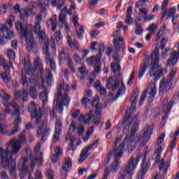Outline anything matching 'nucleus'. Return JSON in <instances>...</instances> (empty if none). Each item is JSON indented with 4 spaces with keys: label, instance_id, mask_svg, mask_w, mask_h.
I'll list each match as a JSON object with an SVG mask.
<instances>
[{
    "label": "nucleus",
    "instance_id": "f257e3e1",
    "mask_svg": "<svg viewBox=\"0 0 179 179\" xmlns=\"http://www.w3.org/2000/svg\"><path fill=\"white\" fill-rule=\"evenodd\" d=\"M155 41H161L159 47L156 46L152 50V54L148 57L147 61L144 62L143 68L139 70L138 79L143 78L145 73L148 69V65L151 66L150 70V78H155V80H159L162 76L167 74V69H162L159 71V62L160 61V53L159 52L160 50L163 51L166 48V44H167V36H166V24H163L162 27L159 29V31L157 34L155 38Z\"/></svg>",
    "mask_w": 179,
    "mask_h": 179
},
{
    "label": "nucleus",
    "instance_id": "f03ea898",
    "mask_svg": "<svg viewBox=\"0 0 179 179\" xmlns=\"http://www.w3.org/2000/svg\"><path fill=\"white\" fill-rule=\"evenodd\" d=\"M138 97H139V91H136L131 96L130 99L131 108L126 110V115L124 116L125 120L123 124H126L123 129L124 134H128L129 132V128L131 130L130 136H127L122 143L125 148V145H127L128 153H132L136 148V140H135V134H136V129L138 128V118H139L138 115H136L134 117L132 116L135 108H136V102L138 101Z\"/></svg>",
    "mask_w": 179,
    "mask_h": 179
},
{
    "label": "nucleus",
    "instance_id": "7ed1b4c3",
    "mask_svg": "<svg viewBox=\"0 0 179 179\" xmlns=\"http://www.w3.org/2000/svg\"><path fill=\"white\" fill-rule=\"evenodd\" d=\"M13 143V141L7 144V149L0 148V163L3 169H8L9 174L13 179L16 178V162L13 160V156H17L20 152V144L15 143L13 145V150H9V146Z\"/></svg>",
    "mask_w": 179,
    "mask_h": 179
},
{
    "label": "nucleus",
    "instance_id": "20e7f679",
    "mask_svg": "<svg viewBox=\"0 0 179 179\" xmlns=\"http://www.w3.org/2000/svg\"><path fill=\"white\" fill-rule=\"evenodd\" d=\"M71 90L69 85L66 84L64 80L59 82L57 85V94L54 100V104L55 107L53 108L52 110H50V116L52 120L55 118V110H57L59 114H62L64 111V106H69L70 100L68 93Z\"/></svg>",
    "mask_w": 179,
    "mask_h": 179
},
{
    "label": "nucleus",
    "instance_id": "39448f33",
    "mask_svg": "<svg viewBox=\"0 0 179 179\" xmlns=\"http://www.w3.org/2000/svg\"><path fill=\"white\" fill-rule=\"evenodd\" d=\"M15 29L20 31L21 38L25 41L26 49L28 52L37 54L38 52V46H37V43L34 41L33 31L28 29L27 27L24 28L23 24L20 22H15Z\"/></svg>",
    "mask_w": 179,
    "mask_h": 179
},
{
    "label": "nucleus",
    "instance_id": "423d86ee",
    "mask_svg": "<svg viewBox=\"0 0 179 179\" xmlns=\"http://www.w3.org/2000/svg\"><path fill=\"white\" fill-rule=\"evenodd\" d=\"M122 150H124V144H120L117 149L110 151L108 153L107 158L108 163H110L113 155L115 157V159L110 166V171L113 174H116L117 171H118V169H120V166H121V157H122V155H124Z\"/></svg>",
    "mask_w": 179,
    "mask_h": 179
},
{
    "label": "nucleus",
    "instance_id": "0eeeda50",
    "mask_svg": "<svg viewBox=\"0 0 179 179\" xmlns=\"http://www.w3.org/2000/svg\"><path fill=\"white\" fill-rule=\"evenodd\" d=\"M13 107L15 108V112L12 113V116L14 118V122L13 123L14 128L11 130H5L3 135L6 136H13L16 135L19 131H20V125H22V117H20V113L17 110V106L16 105H13Z\"/></svg>",
    "mask_w": 179,
    "mask_h": 179
},
{
    "label": "nucleus",
    "instance_id": "6e6552de",
    "mask_svg": "<svg viewBox=\"0 0 179 179\" xmlns=\"http://www.w3.org/2000/svg\"><path fill=\"white\" fill-rule=\"evenodd\" d=\"M41 22H43V15L38 14L35 17V26L34 27V31L36 35V38L38 40L40 44H43V41H48L45 31H41Z\"/></svg>",
    "mask_w": 179,
    "mask_h": 179
},
{
    "label": "nucleus",
    "instance_id": "1a4fd4ad",
    "mask_svg": "<svg viewBox=\"0 0 179 179\" xmlns=\"http://www.w3.org/2000/svg\"><path fill=\"white\" fill-rule=\"evenodd\" d=\"M78 121H83L84 124L90 125V124H93L94 122V125H98L100 124V121H101V113H100V117L93 110H90L88 113L85 114V115L81 114L78 118Z\"/></svg>",
    "mask_w": 179,
    "mask_h": 179
},
{
    "label": "nucleus",
    "instance_id": "9d476101",
    "mask_svg": "<svg viewBox=\"0 0 179 179\" xmlns=\"http://www.w3.org/2000/svg\"><path fill=\"white\" fill-rule=\"evenodd\" d=\"M24 70L22 71L21 83L23 86L27 87L31 83V80L27 78V75L30 76L33 73V66H31L30 61L26 62L24 60Z\"/></svg>",
    "mask_w": 179,
    "mask_h": 179
},
{
    "label": "nucleus",
    "instance_id": "9b49d317",
    "mask_svg": "<svg viewBox=\"0 0 179 179\" xmlns=\"http://www.w3.org/2000/svg\"><path fill=\"white\" fill-rule=\"evenodd\" d=\"M28 111L31 113V118H35V122L36 124L41 122V120H43V110L38 105H36V103L31 102L28 106Z\"/></svg>",
    "mask_w": 179,
    "mask_h": 179
},
{
    "label": "nucleus",
    "instance_id": "f8f14e48",
    "mask_svg": "<svg viewBox=\"0 0 179 179\" xmlns=\"http://www.w3.org/2000/svg\"><path fill=\"white\" fill-rule=\"evenodd\" d=\"M49 45L50 42L48 41H46L43 43V52L45 55V62L47 64V65H50L51 71L55 72V71H57V66L55 64V62H54V59L51 57V53H49Z\"/></svg>",
    "mask_w": 179,
    "mask_h": 179
},
{
    "label": "nucleus",
    "instance_id": "ddd939ff",
    "mask_svg": "<svg viewBox=\"0 0 179 179\" xmlns=\"http://www.w3.org/2000/svg\"><path fill=\"white\" fill-rule=\"evenodd\" d=\"M99 140L95 141L92 144H90L85 147L80 154V159H78V163L80 164L81 163H83L86 159L89 157L90 154H89V152L92 150V149H96V148H99Z\"/></svg>",
    "mask_w": 179,
    "mask_h": 179
},
{
    "label": "nucleus",
    "instance_id": "4468645a",
    "mask_svg": "<svg viewBox=\"0 0 179 179\" xmlns=\"http://www.w3.org/2000/svg\"><path fill=\"white\" fill-rule=\"evenodd\" d=\"M47 128V122H43L41 127H39L36 136L38 138H41V143H45L47 142V139H48V137L50 136V134H51V129H45Z\"/></svg>",
    "mask_w": 179,
    "mask_h": 179
},
{
    "label": "nucleus",
    "instance_id": "2eb2a0df",
    "mask_svg": "<svg viewBox=\"0 0 179 179\" xmlns=\"http://www.w3.org/2000/svg\"><path fill=\"white\" fill-rule=\"evenodd\" d=\"M34 72L33 75L41 77L43 72H44V66L43 64V60L40 57H36L34 60Z\"/></svg>",
    "mask_w": 179,
    "mask_h": 179
},
{
    "label": "nucleus",
    "instance_id": "dca6fc26",
    "mask_svg": "<svg viewBox=\"0 0 179 179\" xmlns=\"http://www.w3.org/2000/svg\"><path fill=\"white\" fill-rule=\"evenodd\" d=\"M178 50H172L169 55V58L167 60V66H174L179 59V43H178Z\"/></svg>",
    "mask_w": 179,
    "mask_h": 179
},
{
    "label": "nucleus",
    "instance_id": "f3484780",
    "mask_svg": "<svg viewBox=\"0 0 179 179\" xmlns=\"http://www.w3.org/2000/svg\"><path fill=\"white\" fill-rule=\"evenodd\" d=\"M173 86V83L170 80L162 78L159 82V93H169Z\"/></svg>",
    "mask_w": 179,
    "mask_h": 179
},
{
    "label": "nucleus",
    "instance_id": "a211bd4d",
    "mask_svg": "<svg viewBox=\"0 0 179 179\" xmlns=\"http://www.w3.org/2000/svg\"><path fill=\"white\" fill-rule=\"evenodd\" d=\"M134 171L130 169V167L127 165L124 168H122L118 173L117 179H127L128 176L131 178L134 176Z\"/></svg>",
    "mask_w": 179,
    "mask_h": 179
},
{
    "label": "nucleus",
    "instance_id": "6ab92c4d",
    "mask_svg": "<svg viewBox=\"0 0 179 179\" xmlns=\"http://www.w3.org/2000/svg\"><path fill=\"white\" fill-rule=\"evenodd\" d=\"M171 164V160H168L166 162L164 159H160L159 162V170L162 172V177H166L167 176V171L170 169V165Z\"/></svg>",
    "mask_w": 179,
    "mask_h": 179
},
{
    "label": "nucleus",
    "instance_id": "aec40b11",
    "mask_svg": "<svg viewBox=\"0 0 179 179\" xmlns=\"http://www.w3.org/2000/svg\"><path fill=\"white\" fill-rule=\"evenodd\" d=\"M0 32L6 40H12V38H15V32L9 30V27H8L7 24H3L1 27Z\"/></svg>",
    "mask_w": 179,
    "mask_h": 179
},
{
    "label": "nucleus",
    "instance_id": "412c9836",
    "mask_svg": "<svg viewBox=\"0 0 179 179\" xmlns=\"http://www.w3.org/2000/svg\"><path fill=\"white\" fill-rule=\"evenodd\" d=\"M113 43L116 54L120 52H124L125 48H124V38L122 37H119L118 39L114 38Z\"/></svg>",
    "mask_w": 179,
    "mask_h": 179
},
{
    "label": "nucleus",
    "instance_id": "4be33fe9",
    "mask_svg": "<svg viewBox=\"0 0 179 179\" xmlns=\"http://www.w3.org/2000/svg\"><path fill=\"white\" fill-rule=\"evenodd\" d=\"M118 86H120V80H115L113 78H110L106 83V87L108 90H111L112 92H116L117 89H118Z\"/></svg>",
    "mask_w": 179,
    "mask_h": 179
},
{
    "label": "nucleus",
    "instance_id": "5701e85b",
    "mask_svg": "<svg viewBox=\"0 0 179 179\" xmlns=\"http://www.w3.org/2000/svg\"><path fill=\"white\" fill-rule=\"evenodd\" d=\"M101 72V58L97 56L95 58V64L94 65V71H92L93 78H96L99 73Z\"/></svg>",
    "mask_w": 179,
    "mask_h": 179
},
{
    "label": "nucleus",
    "instance_id": "b1692460",
    "mask_svg": "<svg viewBox=\"0 0 179 179\" xmlns=\"http://www.w3.org/2000/svg\"><path fill=\"white\" fill-rule=\"evenodd\" d=\"M148 13L149 11L146 8L142 7V8H140L139 9L140 16L141 17H143V19L144 20V22H151V20H153V19H155L154 15H151L149 17H148Z\"/></svg>",
    "mask_w": 179,
    "mask_h": 179
},
{
    "label": "nucleus",
    "instance_id": "393cba45",
    "mask_svg": "<svg viewBox=\"0 0 179 179\" xmlns=\"http://www.w3.org/2000/svg\"><path fill=\"white\" fill-rule=\"evenodd\" d=\"M73 23L74 24V27H76V33L78 38L79 40H83V35L85 34L83 25H80L78 21Z\"/></svg>",
    "mask_w": 179,
    "mask_h": 179
},
{
    "label": "nucleus",
    "instance_id": "a878e982",
    "mask_svg": "<svg viewBox=\"0 0 179 179\" xmlns=\"http://www.w3.org/2000/svg\"><path fill=\"white\" fill-rule=\"evenodd\" d=\"M69 58H71V57H69V50L66 47L63 48L59 56L61 64H65V61H66V59L68 61Z\"/></svg>",
    "mask_w": 179,
    "mask_h": 179
},
{
    "label": "nucleus",
    "instance_id": "bb28decb",
    "mask_svg": "<svg viewBox=\"0 0 179 179\" xmlns=\"http://www.w3.org/2000/svg\"><path fill=\"white\" fill-rule=\"evenodd\" d=\"M13 141V143L10 145H8V150H13V144L14 143H19L20 146V150H22V144L21 143H26V137L24 136H21L19 138V141H16L13 138H12L11 140H10L6 144V149L7 148V145L10 142H12Z\"/></svg>",
    "mask_w": 179,
    "mask_h": 179
},
{
    "label": "nucleus",
    "instance_id": "cd10ccee",
    "mask_svg": "<svg viewBox=\"0 0 179 179\" xmlns=\"http://www.w3.org/2000/svg\"><path fill=\"white\" fill-rule=\"evenodd\" d=\"M15 100H22L23 103L27 101V91L23 89L14 93Z\"/></svg>",
    "mask_w": 179,
    "mask_h": 179
},
{
    "label": "nucleus",
    "instance_id": "c85d7f7f",
    "mask_svg": "<svg viewBox=\"0 0 179 179\" xmlns=\"http://www.w3.org/2000/svg\"><path fill=\"white\" fill-rule=\"evenodd\" d=\"M100 98L96 96L92 100V108H96V114L98 115V118H100V113H101V108L100 107Z\"/></svg>",
    "mask_w": 179,
    "mask_h": 179
},
{
    "label": "nucleus",
    "instance_id": "c756f323",
    "mask_svg": "<svg viewBox=\"0 0 179 179\" xmlns=\"http://www.w3.org/2000/svg\"><path fill=\"white\" fill-rule=\"evenodd\" d=\"M40 157H36L32 160H31V171H34V167H36V165L37 164V163H39V167H41V166H43V163H44V157H43V153L40 152L39 154Z\"/></svg>",
    "mask_w": 179,
    "mask_h": 179
},
{
    "label": "nucleus",
    "instance_id": "7c9ffc66",
    "mask_svg": "<svg viewBox=\"0 0 179 179\" xmlns=\"http://www.w3.org/2000/svg\"><path fill=\"white\" fill-rule=\"evenodd\" d=\"M112 72L115 75V78H121V65L119 63H112L110 64Z\"/></svg>",
    "mask_w": 179,
    "mask_h": 179
},
{
    "label": "nucleus",
    "instance_id": "2f4dec72",
    "mask_svg": "<svg viewBox=\"0 0 179 179\" xmlns=\"http://www.w3.org/2000/svg\"><path fill=\"white\" fill-rule=\"evenodd\" d=\"M141 160V156L137 155L136 159L133 157L129 159L127 166H129L133 171H135L139 161Z\"/></svg>",
    "mask_w": 179,
    "mask_h": 179
},
{
    "label": "nucleus",
    "instance_id": "473e14b6",
    "mask_svg": "<svg viewBox=\"0 0 179 179\" xmlns=\"http://www.w3.org/2000/svg\"><path fill=\"white\" fill-rule=\"evenodd\" d=\"M132 6L127 7L126 17L124 19V23H126V24L131 25L132 23H134V17H132Z\"/></svg>",
    "mask_w": 179,
    "mask_h": 179
},
{
    "label": "nucleus",
    "instance_id": "72a5a7b5",
    "mask_svg": "<svg viewBox=\"0 0 179 179\" xmlns=\"http://www.w3.org/2000/svg\"><path fill=\"white\" fill-rule=\"evenodd\" d=\"M163 150H164V148H163L162 145H160L155 150L152 155L153 160H155V164H157V163H160V159L162 158V152H163Z\"/></svg>",
    "mask_w": 179,
    "mask_h": 179
},
{
    "label": "nucleus",
    "instance_id": "f704fd0d",
    "mask_svg": "<svg viewBox=\"0 0 179 179\" xmlns=\"http://www.w3.org/2000/svg\"><path fill=\"white\" fill-rule=\"evenodd\" d=\"M67 43L71 50H76L77 51L79 50V47H80V45H79V43H78L77 41H72V38H71L70 35H67Z\"/></svg>",
    "mask_w": 179,
    "mask_h": 179
},
{
    "label": "nucleus",
    "instance_id": "c9c22d12",
    "mask_svg": "<svg viewBox=\"0 0 179 179\" xmlns=\"http://www.w3.org/2000/svg\"><path fill=\"white\" fill-rule=\"evenodd\" d=\"M141 134L142 135L145 136L147 139H150V136L152 134H153V130L152 129L150 126H149V124H146L145 127L143 129V130L141 131Z\"/></svg>",
    "mask_w": 179,
    "mask_h": 179
},
{
    "label": "nucleus",
    "instance_id": "e433bc0d",
    "mask_svg": "<svg viewBox=\"0 0 179 179\" xmlns=\"http://www.w3.org/2000/svg\"><path fill=\"white\" fill-rule=\"evenodd\" d=\"M157 94V87L156 86V85L152 84L148 92V94L150 96L148 99L150 101L152 102L155 100V97H156Z\"/></svg>",
    "mask_w": 179,
    "mask_h": 179
},
{
    "label": "nucleus",
    "instance_id": "4c0bfd02",
    "mask_svg": "<svg viewBox=\"0 0 179 179\" xmlns=\"http://www.w3.org/2000/svg\"><path fill=\"white\" fill-rule=\"evenodd\" d=\"M66 15H68V7H64L60 12L59 15V22L60 23H65L66 22Z\"/></svg>",
    "mask_w": 179,
    "mask_h": 179
},
{
    "label": "nucleus",
    "instance_id": "58836bf2",
    "mask_svg": "<svg viewBox=\"0 0 179 179\" xmlns=\"http://www.w3.org/2000/svg\"><path fill=\"white\" fill-rule=\"evenodd\" d=\"M173 106H174V101H171L167 106H166V109L164 111V116L162 117V121H167L168 118H169V113H170L171 111V108H173Z\"/></svg>",
    "mask_w": 179,
    "mask_h": 179
},
{
    "label": "nucleus",
    "instance_id": "ea45409f",
    "mask_svg": "<svg viewBox=\"0 0 179 179\" xmlns=\"http://www.w3.org/2000/svg\"><path fill=\"white\" fill-rule=\"evenodd\" d=\"M4 105L6 106V108L4 109V111L5 113H6V114H10L11 110L9 108V107H12L13 108H14L15 112L16 111V108L13 107V106H16L17 110L19 111V113H20V107H19L17 104H16V103L13 102L12 103L5 102Z\"/></svg>",
    "mask_w": 179,
    "mask_h": 179
},
{
    "label": "nucleus",
    "instance_id": "a19ab883",
    "mask_svg": "<svg viewBox=\"0 0 179 179\" xmlns=\"http://www.w3.org/2000/svg\"><path fill=\"white\" fill-rule=\"evenodd\" d=\"M58 22L57 21V19H49L46 22V26L47 27H51L52 31H55L57 30V26Z\"/></svg>",
    "mask_w": 179,
    "mask_h": 179
},
{
    "label": "nucleus",
    "instance_id": "79ce46f5",
    "mask_svg": "<svg viewBox=\"0 0 179 179\" xmlns=\"http://www.w3.org/2000/svg\"><path fill=\"white\" fill-rule=\"evenodd\" d=\"M39 97L43 106L44 104H47V103L48 102V94L47 92V87L44 88V91L40 94Z\"/></svg>",
    "mask_w": 179,
    "mask_h": 179
},
{
    "label": "nucleus",
    "instance_id": "37998d69",
    "mask_svg": "<svg viewBox=\"0 0 179 179\" xmlns=\"http://www.w3.org/2000/svg\"><path fill=\"white\" fill-rule=\"evenodd\" d=\"M33 12V10L31 8H25L22 13H20V19L21 20H24L27 17H29L30 15H31V13Z\"/></svg>",
    "mask_w": 179,
    "mask_h": 179
},
{
    "label": "nucleus",
    "instance_id": "c03bdc74",
    "mask_svg": "<svg viewBox=\"0 0 179 179\" xmlns=\"http://www.w3.org/2000/svg\"><path fill=\"white\" fill-rule=\"evenodd\" d=\"M62 122L60 119L57 118L55 122V132L61 134L62 132Z\"/></svg>",
    "mask_w": 179,
    "mask_h": 179
},
{
    "label": "nucleus",
    "instance_id": "a18cd8bd",
    "mask_svg": "<svg viewBox=\"0 0 179 179\" xmlns=\"http://www.w3.org/2000/svg\"><path fill=\"white\" fill-rule=\"evenodd\" d=\"M72 58H73L75 64H76L77 65H82V63L83 62V59H85L83 58V56H82V57H80V56H79V55H78V53H73Z\"/></svg>",
    "mask_w": 179,
    "mask_h": 179
},
{
    "label": "nucleus",
    "instance_id": "49530a36",
    "mask_svg": "<svg viewBox=\"0 0 179 179\" xmlns=\"http://www.w3.org/2000/svg\"><path fill=\"white\" fill-rule=\"evenodd\" d=\"M72 169V160L71 158H66L64 165L63 166L62 169L64 171H69Z\"/></svg>",
    "mask_w": 179,
    "mask_h": 179
},
{
    "label": "nucleus",
    "instance_id": "de8ad7c7",
    "mask_svg": "<svg viewBox=\"0 0 179 179\" xmlns=\"http://www.w3.org/2000/svg\"><path fill=\"white\" fill-rule=\"evenodd\" d=\"M67 66L71 72H72V73H76L75 63H73V61H72V59H71V57H69V60H67Z\"/></svg>",
    "mask_w": 179,
    "mask_h": 179
},
{
    "label": "nucleus",
    "instance_id": "09e8293b",
    "mask_svg": "<svg viewBox=\"0 0 179 179\" xmlns=\"http://www.w3.org/2000/svg\"><path fill=\"white\" fill-rule=\"evenodd\" d=\"M29 96L33 99V100L37 99V90L36 89V87H31V89L29 90Z\"/></svg>",
    "mask_w": 179,
    "mask_h": 179
},
{
    "label": "nucleus",
    "instance_id": "8fccbe9b",
    "mask_svg": "<svg viewBox=\"0 0 179 179\" xmlns=\"http://www.w3.org/2000/svg\"><path fill=\"white\" fill-rule=\"evenodd\" d=\"M10 75L9 72L5 71L4 73H1V78L5 83H9L10 82Z\"/></svg>",
    "mask_w": 179,
    "mask_h": 179
},
{
    "label": "nucleus",
    "instance_id": "3c124183",
    "mask_svg": "<svg viewBox=\"0 0 179 179\" xmlns=\"http://www.w3.org/2000/svg\"><path fill=\"white\" fill-rule=\"evenodd\" d=\"M27 163H29V159L23 158L20 161L19 168L27 169Z\"/></svg>",
    "mask_w": 179,
    "mask_h": 179
},
{
    "label": "nucleus",
    "instance_id": "603ef678",
    "mask_svg": "<svg viewBox=\"0 0 179 179\" xmlns=\"http://www.w3.org/2000/svg\"><path fill=\"white\" fill-rule=\"evenodd\" d=\"M176 10H177V8L173 7V8L170 10L169 13H168L169 17H173V19H172V23H173V24H176V22H174V19H175V18H174V15H176Z\"/></svg>",
    "mask_w": 179,
    "mask_h": 179
},
{
    "label": "nucleus",
    "instance_id": "864d4df0",
    "mask_svg": "<svg viewBox=\"0 0 179 179\" xmlns=\"http://www.w3.org/2000/svg\"><path fill=\"white\" fill-rule=\"evenodd\" d=\"M136 142V145H138V142H142V143H148L149 139L146 138L145 136H138L137 138L135 139Z\"/></svg>",
    "mask_w": 179,
    "mask_h": 179
},
{
    "label": "nucleus",
    "instance_id": "5fc2aeb1",
    "mask_svg": "<svg viewBox=\"0 0 179 179\" xmlns=\"http://www.w3.org/2000/svg\"><path fill=\"white\" fill-rule=\"evenodd\" d=\"M46 176L48 179H54V171L51 170V166H49L48 169L46 171Z\"/></svg>",
    "mask_w": 179,
    "mask_h": 179
},
{
    "label": "nucleus",
    "instance_id": "6e6d98bb",
    "mask_svg": "<svg viewBox=\"0 0 179 179\" xmlns=\"http://www.w3.org/2000/svg\"><path fill=\"white\" fill-rule=\"evenodd\" d=\"M7 57L9 58V59H10V61H14L16 55L13 50L10 49L7 52Z\"/></svg>",
    "mask_w": 179,
    "mask_h": 179
},
{
    "label": "nucleus",
    "instance_id": "4d7b16f0",
    "mask_svg": "<svg viewBox=\"0 0 179 179\" xmlns=\"http://www.w3.org/2000/svg\"><path fill=\"white\" fill-rule=\"evenodd\" d=\"M91 103V101L90 99H89L87 97H85V98H83L82 100H81V103L85 106V110H87L89 109V108L87 107V105L88 104H90Z\"/></svg>",
    "mask_w": 179,
    "mask_h": 179
},
{
    "label": "nucleus",
    "instance_id": "13d9d810",
    "mask_svg": "<svg viewBox=\"0 0 179 179\" xmlns=\"http://www.w3.org/2000/svg\"><path fill=\"white\" fill-rule=\"evenodd\" d=\"M176 73H177V69L176 67H173L168 77V79H166V80H170L171 82H172L173 78H174V76H176Z\"/></svg>",
    "mask_w": 179,
    "mask_h": 179
},
{
    "label": "nucleus",
    "instance_id": "bf43d9fd",
    "mask_svg": "<svg viewBox=\"0 0 179 179\" xmlns=\"http://www.w3.org/2000/svg\"><path fill=\"white\" fill-rule=\"evenodd\" d=\"M87 65H88V66H92V65H93V64H96V59H94V57L92 56L90 58H88L86 61H85Z\"/></svg>",
    "mask_w": 179,
    "mask_h": 179
},
{
    "label": "nucleus",
    "instance_id": "052dcab7",
    "mask_svg": "<svg viewBox=\"0 0 179 179\" xmlns=\"http://www.w3.org/2000/svg\"><path fill=\"white\" fill-rule=\"evenodd\" d=\"M20 173V178H24L26 177V174H27V168H19Z\"/></svg>",
    "mask_w": 179,
    "mask_h": 179
},
{
    "label": "nucleus",
    "instance_id": "680f3d73",
    "mask_svg": "<svg viewBox=\"0 0 179 179\" xmlns=\"http://www.w3.org/2000/svg\"><path fill=\"white\" fill-rule=\"evenodd\" d=\"M176 145H177V138H174L172 142L171 143V145L169 148V152H171V153H173V151L174 150V148H176Z\"/></svg>",
    "mask_w": 179,
    "mask_h": 179
},
{
    "label": "nucleus",
    "instance_id": "e2e57ef3",
    "mask_svg": "<svg viewBox=\"0 0 179 179\" xmlns=\"http://www.w3.org/2000/svg\"><path fill=\"white\" fill-rule=\"evenodd\" d=\"M165 136H166L165 134H162L161 136H159V137L157 140V146H162L161 145L162 143H163V142H164Z\"/></svg>",
    "mask_w": 179,
    "mask_h": 179
},
{
    "label": "nucleus",
    "instance_id": "0e129e2a",
    "mask_svg": "<svg viewBox=\"0 0 179 179\" xmlns=\"http://www.w3.org/2000/svg\"><path fill=\"white\" fill-rule=\"evenodd\" d=\"M1 96H2L5 101H9V100H10V96L6 94L4 90H1Z\"/></svg>",
    "mask_w": 179,
    "mask_h": 179
},
{
    "label": "nucleus",
    "instance_id": "69168bd1",
    "mask_svg": "<svg viewBox=\"0 0 179 179\" xmlns=\"http://www.w3.org/2000/svg\"><path fill=\"white\" fill-rule=\"evenodd\" d=\"M78 71L79 72V73H80V75H82V76H85V75H86V66L83 65L82 66L79 67L78 69Z\"/></svg>",
    "mask_w": 179,
    "mask_h": 179
},
{
    "label": "nucleus",
    "instance_id": "338daca9",
    "mask_svg": "<svg viewBox=\"0 0 179 179\" xmlns=\"http://www.w3.org/2000/svg\"><path fill=\"white\" fill-rule=\"evenodd\" d=\"M143 33V27L140 26V27H136V30H135V34L136 36H141Z\"/></svg>",
    "mask_w": 179,
    "mask_h": 179
},
{
    "label": "nucleus",
    "instance_id": "774afa93",
    "mask_svg": "<svg viewBox=\"0 0 179 179\" xmlns=\"http://www.w3.org/2000/svg\"><path fill=\"white\" fill-rule=\"evenodd\" d=\"M146 94H148V91H143L140 99L139 105H138L140 107L141 106H142V104H143V102L145 101V99H146Z\"/></svg>",
    "mask_w": 179,
    "mask_h": 179
}]
</instances>
